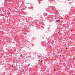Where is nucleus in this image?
<instances>
[{"label":"nucleus","mask_w":75,"mask_h":75,"mask_svg":"<svg viewBox=\"0 0 75 75\" xmlns=\"http://www.w3.org/2000/svg\"><path fill=\"white\" fill-rule=\"evenodd\" d=\"M46 50H47V49H46Z\"/></svg>","instance_id":"423d86ee"},{"label":"nucleus","mask_w":75,"mask_h":75,"mask_svg":"<svg viewBox=\"0 0 75 75\" xmlns=\"http://www.w3.org/2000/svg\"><path fill=\"white\" fill-rule=\"evenodd\" d=\"M60 21V20H58V21H57L56 22H55V23H57V22H58V21Z\"/></svg>","instance_id":"f257e3e1"},{"label":"nucleus","mask_w":75,"mask_h":75,"mask_svg":"<svg viewBox=\"0 0 75 75\" xmlns=\"http://www.w3.org/2000/svg\"><path fill=\"white\" fill-rule=\"evenodd\" d=\"M41 58V56H39L38 57V59H40V58Z\"/></svg>","instance_id":"f03ea898"},{"label":"nucleus","mask_w":75,"mask_h":75,"mask_svg":"<svg viewBox=\"0 0 75 75\" xmlns=\"http://www.w3.org/2000/svg\"><path fill=\"white\" fill-rule=\"evenodd\" d=\"M19 50H21V49H19Z\"/></svg>","instance_id":"20e7f679"},{"label":"nucleus","mask_w":75,"mask_h":75,"mask_svg":"<svg viewBox=\"0 0 75 75\" xmlns=\"http://www.w3.org/2000/svg\"><path fill=\"white\" fill-rule=\"evenodd\" d=\"M66 48H67V49H68V48L67 47Z\"/></svg>","instance_id":"39448f33"},{"label":"nucleus","mask_w":75,"mask_h":75,"mask_svg":"<svg viewBox=\"0 0 75 75\" xmlns=\"http://www.w3.org/2000/svg\"><path fill=\"white\" fill-rule=\"evenodd\" d=\"M41 62H42V61H41Z\"/></svg>","instance_id":"7ed1b4c3"}]
</instances>
